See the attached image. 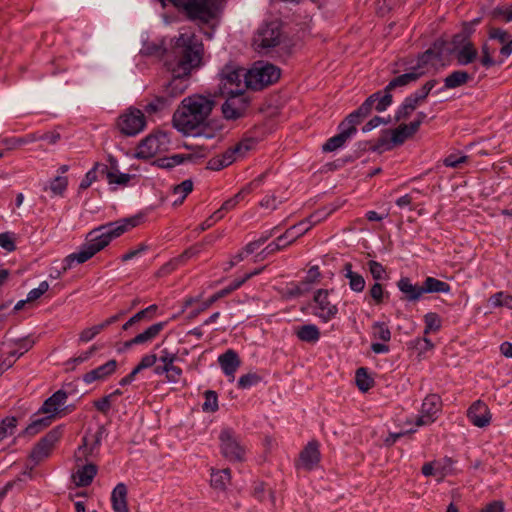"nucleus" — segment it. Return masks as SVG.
<instances>
[{
  "instance_id": "1",
  "label": "nucleus",
  "mask_w": 512,
  "mask_h": 512,
  "mask_svg": "<svg viewBox=\"0 0 512 512\" xmlns=\"http://www.w3.org/2000/svg\"><path fill=\"white\" fill-rule=\"evenodd\" d=\"M142 219V215H135L101 225L91 230L87 234V242L82 245L80 251L66 256L63 260L62 269L55 270L50 274V277L54 279L60 278L63 273L72 267L74 262H77L78 264L85 263L96 253L108 246L112 239L117 238L129 229L138 226Z\"/></svg>"
},
{
  "instance_id": "2",
  "label": "nucleus",
  "mask_w": 512,
  "mask_h": 512,
  "mask_svg": "<svg viewBox=\"0 0 512 512\" xmlns=\"http://www.w3.org/2000/svg\"><path fill=\"white\" fill-rule=\"evenodd\" d=\"M204 44L194 33H181L175 38L164 57V66L170 73L191 75L203 65Z\"/></svg>"
},
{
  "instance_id": "3",
  "label": "nucleus",
  "mask_w": 512,
  "mask_h": 512,
  "mask_svg": "<svg viewBox=\"0 0 512 512\" xmlns=\"http://www.w3.org/2000/svg\"><path fill=\"white\" fill-rule=\"evenodd\" d=\"M162 7L171 4L177 10L183 12L187 19L208 24L217 17V9L214 0H158Z\"/></svg>"
},
{
  "instance_id": "4",
  "label": "nucleus",
  "mask_w": 512,
  "mask_h": 512,
  "mask_svg": "<svg viewBox=\"0 0 512 512\" xmlns=\"http://www.w3.org/2000/svg\"><path fill=\"white\" fill-rule=\"evenodd\" d=\"M219 94L242 93L250 89L248 71L239 64L229 61L218 73Z\"/></svg>"
},
{
  "instance_id": "5",
  "label": "nucleus",
  "mask_w": 512,
  "mask_h": 512,
  "mask_svg": "<svg viewBox=\"0 0 512 512\" xmlns=\"http://www.w3.org/2000/svg\"><path fill=\"white\" fill-rule=\"evenodd\" d=\"M172 121L174 127L186 135L204 136L205 138L214 137V132H211L208 127L207 120L198 118L196 115H190L178 109L174 113Z\"/></svg>"
},
{
  "instance_id": "6",
  "label": "nucleus",
  "mask_w": 512,
  "mask_h": 512,
  "mask_svg": "<svg viewBox=\"0 0 512 512\" xmlns=\"http://www.w3.org/2000/svg\"><path fill=\"white\" fill-rule=\"evenodd\" d=\"M393 103V95L390 92H383V90L376 91L371 94L366 100L350 114L361 124L375 109L377 112L387 110Z\"/></svg>"
},
{
  "instance_id": "7",
  "label": "nucleus",
  "mask_w": 512,
  "mask_h": 512,
  "mask_svg": "<svg viewBox=\"0 0 512 512\" xmlns=\"http://www.w3.org/2000/svg\"><path fill=\"white\" fill-rule=\"evenodd\" d=\"M248 71V83L254 91L262 90L280 78V69L270 63H257Z\"/></svg>"
},
{
  "instance_id": "8",
  "label": "nucleus",
  "mask_w": 512,
  "mask_h": 512,
  "mask_svg": "<svg viewBox=\"0 0 512 512\" xmlns=\"http://www.w3.org/2000/svg\"><path fill=\"white\" fill-rule=\"evenodd\" d=\"M64 427L62 425L52 428L45 436H43L33 447L30 452V459L38 464L48 458L55 444L63 436Z\"/></svg>"
},
{
  "instance_id": "9",
  "label": "nucleus",
  "mask_w": 512,
  "mask_h": 512,
  "mask_svg": "<svg viewBox=\"0 0 512 512\" xmlns=\"http://www.w3.org/2000/svg\"><path fill=\"white\" fill-rule=\"evenodd\" d=\"M358 121L348 114L339 124V133L329 138L322 146L324 152H333L341 148L348 139L357 133Z\"/></svg>"
},
{
  "instance_id": "10",
  "label": "nucleus",
  "mask_w": 512,
  "mask_h": 512,
  "mask_svg": "<svg viewBox=\"0 0 512 512\" xmlns=\"http://www.w3.org/2000/svg\"><path fill=\"white\" fill-rule=\"evenodd\" d=\"M222 455L229 461H242L245 449L241 445L239 436L231 428H224L219 435Z\"/></svg>"
},
{
  "instance_id": "11",
  "label": "nucleus",
  "mask_w": 512,
  "mask_h": 512,
  "mask_svg": "<svg viewBox=\"0 0 512 512\" xmlns=\"http://www.w3.org/2000/svg\"><path fill=\"white\" fill-rule=\"evenodd\" d=\"M170 139L166 132L159 131L144 138L138 145L136 157L138 159H149L167 149Z\"/></svg>"
},
{
  "instance_id": "12",
  "label": "nucleus",
  "mask_w": 512,
  "mask_h": 512,
  "mask_svg": "<svg viewBox=\"0 0 512 512\" xmlns=\"http://www.w3.org/2000/svg\"><path fill=\"white\" fill-rule=\"evenodd\" d=\"M220 95L226 97L221 108L225 119L236 120L245 115L250 104V99L245 92Z\"/></svg>"
},
{
  "instance_id": "13",
  "label": "nucleus",
  "mask_w": 512,
  "mask_h": 512,
  "mask_svg": "<svg viewBox=\"0 0 512 512\" xmlns=\"http://www.w3.org/2000/svg\"><path fill=\"white\" fill-rule=\"evenodd\" d=\"M146 125L143 112L137 108H129L119 116L117 126L120 132L126 136H135L140 133Z\"/></svg>"
},
{
  "instance_id": "14",
  "label": "nucleus",
  "mask_w": 512,
  "mask_h": 512,
  "mask_svg": "<svg viewBox=\"0 0 512 512\" xmlns=\"http://www.w3.org/2000/svg\"><path fill=\"white\" fill-rule=\"evenodd\" d=\"M214 106L215 101L213 99L203 95H192L182 100L179 110L185 111L190 115H196L198 118L207 120Z\"/></svg>"
},
{
  "instance_id": "15",
  "label": "nucleus",
  "mask_w": 512,
  "mask_h": 512,
  "mask_svg": "<svg viewBox=\"0 0 512 512\" xmlns=\"http://www.w3.org/2000/svg\"><path fill=\"white\" fill-rule=\"evenodd\" d=\"M313 301L316 304L317 311L314 315L319 317L324 323L329 322L338 314V307L329 300V290L318 289L314 293Z\"/></svg>"
},
{
  "instance_id": "16",
  "label": "nucleus",
  "mask_w": 512,
  "mask_h": 512,
  "mask_svg": "<svg viewBox=\"0 0 512 512\" xmlns=\"http://www.w3.org/2000/svg\"><path fill=\"white\" fill-rule=\"evenodd\" d=\"M280 43V29L277 23L271 22L258 30L254 38V44L258 49L274 48Z\"/></svg>"
},
{
  "instance_id": "17",
  "label": "nucleus",
  "mask_w": 512,
  "mask_h": 512,
  "mask_svg": "<svg viewBox=\"0 0 512 512\" xmlns=\"http://www.w3.org/2000/svg\"><path fill=\"white\" fill-rule=\"evenodd\" d=\"M441 409V399L436 394H430L425 397L421 406V415L417 417L415 424L417 426L428 425L434 422L435 415Z\"/></svg>"
},
{
  "instance_id": "18",
  "label": "nucleus",
  "mask_w": 512,
  "mask_h": 512,
  "mask_svg": "<svg viewBox=\"0 0 512 512\" xmlns=\"http://www.w3.org/2000/svg\"><path fill=\"white\" fill-rule=\"evenodd\" d=\"M319 447V442L317 440H312L309 441L301 450L299 454V462L302 468L311 471L318 466L321 459Z\"/></svg>"
},
{
  "instance_id": "19",
  "label": "nucleus",
  "mask_w": 512,
  "mask_h": 512,
  "mask_svg": "<svg viewBox=\"0 0 512 512\" xmlns=\"http://www.w3.org/2000/svg\"><path fill=\"white\" fill-rule=\"evenodd\" d=\"M467 417L474 426L479 428H484L491 422L489 407L481 400L475 401L468 408Z\"/></svg>"
},
{
  "instance_id": "20",
  "label": "nucleus",
  "mask_w": 512,
  "mask_h": 512,
  "mask_svg": "<svg viewBox=\"0 0 512 512\" xmlns=\"http://www.w3.org/2000/svg\"><path fill=\"white\" fill-rule=\"evenodd\" d=\"M117 367L118 362L115 359H111L103 365H100L95 369L85 373L82 377V380L86 384H91L95 381H105L116 372Z\"/></svg>"
},
{
  "instance_id": "21",
  "label": "nucleus",
  "mask_w": 512,
  "mask_h": 512,
  "mask_svg": "<svg viewBox=\"0 0 512 512\" xmlns=\"http://www.w3.org/2000/svg\"><path fill=\"white\" fill-rule=\"evenodd\" d=\"M397 288L404 295L403 300L408 302H417L423 296V284H413L409 277H401L397 281Z\"/></svg>"
},
{
  "instance_id": "22",
  "label": "nucleus",
  "mask_w": 512,
  "mask_h": 512,
  "mask_svg": "<svg viewBox=\"0 0 512 512\" xmlns=\"http://www.w3.org/2000/svg\"><path fill=\"white\" fill-rule=\"evenodd\" d=\"M172 79L169 81L164 88L165 95L170 99L182 95L188 88V80L191 75H178V73H171Z\"/></svg>"
},
{
  "instance_id": "23",
  "label": "nucleus",
  "mask_w": 512,
  "mask_h": 512,
  "mask_svg": "<svg viewBox=\"0 0 512 512\" xmlns=\"http://www.w3.org/2000/svg\"><path fill=\"white\" fill-rule=\"evenodd\" d=\"M218 363L226 376L234 378L235 372L241 365V360L235 350L228 349L219 355Z\"/></svg>"
},
{
  "instance_id": "24",
  "label": "nucleus",
  "mask_w": 512,
  "mask_h": 512,
  "mask_svg": "<svg viewBox=\"0 0 512 512\" xmlns=\"http://www.w3.org/2000/svg\"><path fill=\"white\" fill-rule=\"evenodd\" d=\"M40 413H35L31 423L19 434L20 437H32L51 425L55 419V414L37 417Z\"/></svg>"
},
{
  "instance_id": "25",
  "label": "nucleus",
  "mask_w": 512,
  "mask_h": 512,
  "mask_svg": "<svg viewBox=\"0 0 512 512\" xmlns=\"http://www.w3.org/2000/svg\"><path fill=\"white\" fill-rule=\"evenodd\" d=\"M456 62L460 66H467L473 63L478 57V51L473 42H466L465 46L459 49H452Z\"/></svg>"
},
{
  "instance_id": "26",
  "label": "nucleus",
  "mask_w": 512,
  "mask_h": 512,
  "mask_svg": "<svg viewBox=\"0 0 512 512\" xmlns=\"http://www.w3.org/2000/svg\"><path fill=\"white\" fill-rule=\"evenodd\" d=\"M423 71H412L398 75L391 79L389 83L383 89V92H392L396 88H402L408 86L409 84L416 82L422 75Z\"/></svg>"
},
{
  "instance_id": "27",
  "label": "nucleus",
  "mask_w": 512,
  "mask_h": 512,
  "mask_svg": "<svg viewBox=\"0 0 512 512\" xmlns=\"http://www.w3.org/2000/svg\"><path fill=\"white\" fill-rule=\"evenodd\" d=\"M67 393L64 390H58L47 398L42 404L38 413L43 414H57L59 407L64 405L67 400Z\"/></svg>"
},
{
  "instance_id": "28",
  "label": "nucleus",
  "mask_w": 512,
  "mask_h": 512,
  "mask_svg": "<svg viewBox=\"0 0 512 512\" xmlns=\"http://www.w3.org/2000/svg\"><path fill=\"white\" fill-rule=\"evenodd\" d=\"M472 79V76L464 70H454L444 78V86L437 91L443 92L448 89H456L467 84Z\"/></svg>"
},
{
  "instance_id": "29",
  "label": "nucleus",
  "mask_w": 512,
  "mask_h": 512,
  "mask_svg": "<svg viewBox=\"0 0 512 512\" xmlns=\"http://www.w3.org/2000/svg\"><path fill=\"white\" fill-rule=\"evenodd\" d=\"M352 268V263H345L342 269L343 275L348 279L349 288L355 293H361L365 289V279L360 273L353 271Z\"/></svg>"
},
{
  "instance_id": "30",
  "label": "nucleus",
  "mask_w": 512,
  "mask_h": 512,
  "mask_svg": "<svg viewBox=\"0 0 512 512\" xmlns=\"http://www.w3.org/2000/svg\"><path fill=\"white\" fill-rule=\"evenodd\" d=\"M311 229V225H308L307 221H300L299 223L288 228L282 235L279 236V240L282 244H286V247L295 242L299 237L304 235Z\"/></svg>"
},
{
  "instance_id": "31",
  "label": "nucleus",
  "mask_w": 512,
  "mask_h": 512,
  "mask_svg": "<svg viewBox=\"0 0 512 512\" xmlns=\"http://www.w3.org/2000/svg\"><path fill=\"white\" fill-rule=\"evenodd\" d=\"M97 471L98 468L95 464H85L73 475V480L78 487H87L92 483Z\"/></svg>"
},
{
  "instance_id": "32",
  "label": "nucleus",
  "mask_w": 512,
  "mask_h": 512,
  "mask_svg": "<svg viewBox=\"0 0 512 512\" xmlns=\"http://www.w3.org/2000/svg\"><path fill=\"white\" fill-rule=\"evenodd\" d=\"M111 502L114 512H129L127 505V487L124 483H118L113 489Z\"/></svg>"
},
{
  "instance_id": "33",
  "label": "nucleus",
  "mask_w": 512,
  "mask_h": 512,
  "mask_svg": "<svg viewBox=\"0 0 512 512\" xmlns=\"http://www.w3.org/2000/svg\"><path fill=\"white\" fill-rule=\"evenodd\" d=\"M167 322H158L154 323L145 329L142 333H139L135 336V341L138 345H144L151 343L154 339H156L162 330L165 328Z\"/></svg>"
},
{
  "instance_id": "34",
  "label": "nucleus",
  "mask_w": 512,
  "mask_h": 512,
  "mask_svg": "<svg viewBox=\"0 0 512 512\" xmlns=\"http://www.w3.org/2000/svg\"><path fill=\"white\" fill-rule=\"evenodd\" d=\"M299 340L307 343H316L321 336L319 328L315 324L299 326L295 331Z\"/></svg>"
},
{
  "instance_id": "35",
  "label": "nucleus",
  "mask_w": 512,
  "mask_h": 512,
  "mask_svg": "<svg viewBox=\"0 0 512 512\" xmlns=\"http://www.w3.org/2000/svg\"><path fill=\"white\" fill-rule=\"evenodd\" d=\"M231 479V471L229 468L215 470L211 469L210 484L214 489L224 491L227 483Z\"/></svg>"
},
{
  "instance_id": "36",
  "label": "nucleus",
  "mask_w": 512,
  "mask_h": 512,
  "mask_svg": "<svg viewBox=\"0 0 512 512\" xmlns=\"http://www.w3.org/2000/svg\"><path fill=\"white\" fill-rule=\"evenodd\" d=\"M423 292L425 293H444L451 292V286L444 281L434 277H427L423 281Z\"/></svg>"
},
{
  "instance_id": "37",
  "label": "nucleus",
  "mask_w": 512,
  "mask_h": 512,
  "mask_svg": "<svg viewBox=\"0 0 512 512\" xmlns=\"http://www.w3.org/2000/svg\"><path fill=\"white\" fill-rule=\"evenodd\" d=\"M234 161L233 152L227 149L222 155L211 158L207 162L206 168L212 171H219L231 165Z\"/></svg>"
},
{
  "instance_id": "38",
  "label": "nucleus",
  "mask_w": 512,
  "mask_h": 512,
  "mask_svg": "<svg viewBox=\"0 0 512 512\" xmlns=\"http://www.w3.org/2000/svg\"><path fill=\"white\" fill-rule=\"evenodd\" d=\"M186 149L192 150L191 153L184 154L185 162H198V160L205 158L210 153V148L204 145H183Z\"/></svg>"
},
{
  "instance_id": "39",
  "label": "nucleus",
  "mask_w": 512,
  "mask_h": 512,
  "mask_svg": "<svg viewBox=\"0 0 512 512\" xmlns=\"http://www.w3.org/2000/svg\"><path fill=\"white\" fill-rule=\"evenodd\" d=\"M395 145L392 144L390 129L383 130L380 137L371 148L372 152L382 154L385 151L392 150Z\"/></svg>"
},
{
  "instance_id": "40",
  "label": "nucleus",
  "mask_w": 512,
  "mask_h": 512,
  "mask_svg": "<svg viewBox=\"0 0 512 512\" xmlns=\"http://www.w3.org/2000/svg\"><path fill=\"white\" fill-rule=\"evenodd\" d=\"M355 381L358 389L362 392H367L374 386V379L368 374V370L365 367H360L356 370Z\"/></svg>"
},
{
  "instance_id": "41",
  "label": "nucleus",
  "mask_w": 512,
  "mask_h": 512,
  "mask_svg": "<svg viewBox=\"0 0 512 512\" xmlns=\"http://www.w3.org/2000/svg\"><path fill=\"white\" fill-rule=\"evenodd\" d=\"M18 425V419L15 416H7L0 423V441L14 434Z\"/></svg>"
},
{
  "instance_id": "42",
  "label": "nucleus",
  "mask_w": 512,
  "mask_h": 512,
  "mask_svg": "<svg viewBox=\"0 0 512 512\" xmlns=\"http://www.w3.org/2000/svg\"><path fill=\"white\" fill-rule=\"evenodd\" d=\"M455 463V460L447 456L439 461H435L436 473H438L440 477H445L447 475L455 473Z\"/></svg>"
},
{
  "instance_id": "43",
  "label": "nucleus",
  "mask_w": 512,
  "mask_h": 512,
  "mask_svg": "<svg viewBox=\"0 0 512 512\" xmlns=\"http://www.w3.org/2000/svg\"><path fill=\"white\" fill-rule=\"evenodd\" d=\"M491 307H507L512 309V295L505 294L504 292H497L493 294L489 300Z\"/></svg>"
},
{
  "instance_id": "44",
  "label": "nucleus",
  "mask_w": 512,
  "mask_h": 512,
  "mask_svg": "<svg viewBox=\"0 0 512 512\" xmlns=\"http://www.w3.org/2000/svg\"><path fill=\"white\" fill-rule=\"evenodd\" d=\"M205 401L202 404L204 412L214 413L219 409L218 395L214 390H207L204 392Z\"/></svg>"
},
{
  "instance_id": "45",
  "label": "nucleus",
  "mask_w": 512,
  "mask_h": 512,
  "mask_svg": "<svg viewBox=\"0 0 512 512\" xmlns=\"http://www.w3.org/2000/svg\"><path fill=\"white\" fill-rule=\"evenodd\" d=\"M392 144L395 146L402 145L408 138L412 137L406 129V124H400L395 129H390Z\"/></svg>"
},
{
  "instance_id": "46",
  "label": "nucleus",
  "mask_w": 512,
  "mask_h": 512,
  "mask_svg": "<svg viewBox=\"0 0 512 512\" xmlns=\"http://www.w3.org/2000/svg\"><path fill=\"white\" fill-rule=\"evenodd\" d=\"M425 329L424 334H428L431 331L436 332L441 329V318L435 312H429L424 315Z\"/></svg>"
},
{
  "instance_id": "47",
  "label": "nucleus",
  "mask_w": 512,
  "mask_h": 512,
  "mask_svg": "<svg viewBox=\"0 0 512 512\" xmlns=\"http://www.w3.org/2000/svg\"><path fill=\"white\" fill-rule=\"evenodd\" d=\"M262 381V377L255 372L242 375L237 382L239 389H249Z\"/></svg>"
},
{
  "instance_id": "48",
  "label": "nucleus",
  "mask_w": 512,
  "mask_h": 512,
  "mask_svg": "<svg viewBox=\"0 0 512 512\" xmlns=\"http://www.w3.org/2000/svg\"><path fill=\"white\" fill-rule=\"evenodd\" d=\"M482 56L480 58V63L483 67L489 69L496 65V61L492 57L494 53V49L485 41L481 46Z\"/></svg>"
},
{
  "instance_id": "49",
  "label": "nucleus",
  "mask_w": 512,
  "mask_h": 512,
  "mask_svg": "<svg viewBox=\"0 0 512 512\" xmlns=\"http://www.w3.org/2000/svg\"><path fill=\"white\" fill-rule=\"evenodd\" d=\"M23 354L24 352H18V350H11L6 357L0 354V373H4L10 369L14 365L15 359L21 357Z\"/></svg>"
},
{
  "instance_id": "50",
  "label": "nucleus",
  "mask_w": 512,
  "mask_h": 512,
  "mask_svg": "<svg viewBox=\"0 0 512 512\" xmlns=\"http://www.w3.org/2000/svg\"><path fill=\"white\" fill-rule=\"evenodd\" d=\"M373 336L374 338L388 342L391 339V331L385 322H375L373 324Z\"/></svg>"
},
{
  "instance_id": "51",
  "label": "nucleus",
  "mask_w": 512,
  "mask_h": 512,
  "mask_svg": "<svg viewBox=\"0 0 512 512\" xmlns=\"http://www.w3.org/2000/svg\"><path fill=\"white\" fill-rule=\"evenodd\" d=\"M68 186V179L64 176H56L50 181V190L54 195L62 196Z\"/></svg>"
},
{
  "instance_id": "52",
  "label": "nucleus",
  "mask_w": 512,
  "mask_h": 512,
  "mask_svg": "<svg viewBox=\"0 0 512 512\" xmlns=\"http://www.w3.org/2000/svg\"><path fill=\"white\" fill-rule=\"evenodd\" d=\"M171 101L166 95L157 96L152 102H150L146 106V111L149 113H155L160 110H163L168 105H170Z\"/></svg>"
},
{
  "instance_id": "53",
  "label": "nucleus",
  "mask_w": 512,
  "mask_h": 512,
  "mask_svg": "<svg viewBox=\"0 0 512 512\" xmlns=\"http://www.w3.org/2000/svg\"><path fill=\"white\" fill-rule=\"evenodd\" d=\"M369 295L376 305H381L384 302V297H388L389 293L384 291L383 286L379 282H375L369 290Z\"/></svg>"
},
{
  "instance_id": "54",
  "label": "nucleus",
  "mask_w": 512,
  "mask_h": 512,
  "mask_svg": "<svg viewBox=\"0 0 512 512\" xmlns=\"http://www.w3.org/2000/svg\"><path fill=\"white\" fill-rule=\"evenodd\" d=\"M437 83L438 81L436 79L428 80L421 88L413 92L414 96L423 103Z\"/></svg>"
},
{
  "instance_id": "55",
  "label": "nucleus",
  "mask_w": 512,
  "mask_h": 512,
  "mask_svg": "<svg viewBox=\"0 0 512 512\" xmlns=\"http://www.w3.org/2000/svg\"><path fill=\"white\" fill-rule=\"evenodd\" d=\"M432 60H436L435 50L427 49L423 53H421L417 58V64L412 69L415 71H419L426 65H428Z\"/></svg>"
},
{
  "instance_id": "56",
  "label": "nucleus",
  "mask_w": 512,
  "mask_h": 512,
  "mask_svg": "<svg viewBox=\"0 0 512 512\" xmlns=\"http://www.w3.org/2000/svg\"><path fill=\"white\" fill-rule=\"evenodd\" d=\"M157 310H158V306L156 304H152V305L148 306L147 308L137 312L132 317L136 323H138L142 320L150 321L154 318Z\"/></svg>"
},
{
  "instance_id": "57",
  "label": "nucleus",
  "mask_w": 512,
  "mask_h": 512,
  "mask_svg": "<svg viewBox=\"0 0 512 512\" xmlns=\"http://www.w3.org/2000/svg\"><path fill=\"white\" fill-rule=\"evenodd\" d=\"M367 265L374 280L380 281L384 279L386 269L380 262L370 260Z\"/></svg>"
},
{
  "instance_id": "58",
  "label": "nucleus",
  "mask_w": 512,
  "mask_h": 512,
  "mask_svg": "<svg viewBox=\"0 0 512 512\" xmlns=\"http://www.w3.org/2000/svg\"><path fill=\"white\" fill-rule=\"evenodd\" d=\"M113 400L109 395H105L100 399L93 401L94 408L102 413L103 415H107L111 409Z\"/></svg>"
},
{
  "instance_id": "59",
  "label": "nucleus",
  "mask_w": 512,
  "mask_h": 512,
  "mask_svg": "<svg viewBox=\"0 0 512 512\" xmlns=\"http://www.w3.org/2000/svg\"><path fill=\"white\" fill-rule=\"evenodd\" d=\"M468 161L467 155H457V154H449L443 160V164L446 167L450 168H458L461 164L466 163Z\"/></svg>"
},
{
  "instance_id": "60",
  "label": "nucleus",
  "mask_w": 512,
  "mask_h": 512,
  "mask_svg": "<svg viewBox=\"0 0 512 512\" xmlns=\"http://www.w3.org/2000/svg\"><path fill=\"white\" fill-rule=\"evenodd\" d=\"M488 39L496 40L503 45L509 39V33L501 28L489 27Z\"/></svg>"
},
{
  "instance_id": "61",
  "label": "nucleus",
  "mask_w": 512,
  "mask_h": 512,
  "mask_svg": "<svg viewBox=\"0 0 512 512\" xmlns=\"http://www.w3.org/2000/svg\"><path fill=\"white\" fill-rule=\"evenodd\" d=\"M286 247V244H282V241L279 240V236L275 241L269 243L258 255L257 257H261V259L266 258L268 255L275 253L276 251L282 250Z\"/></svg>"
},
{
  "instance_id": "62",
  "label": "nucleus",
  "mask_w": 512,
  "mask_h": 512,
  "mask_svg": "<svg viewBox=\"0 0 512 512\" xmlns=\"http://www.w3.org/2000/svg\"><path fill=\"white\" fill-rule=\"evenodd\" d=\"M329 215L330 211H328V207H323L312 213L308 218L304 219L303 221H307L308 225H311L312 227L313 225L326 219Z\"/></svg>"
},
{
  "instance_id": "63",
  "label": "nucleus",
  "mask_w": 512,
  "mask_h": 512,
  "mask_svg": "<svg viewBox=\"0 0 512 512\" xmlns=\"http://www.w3.org/2000/svg\"><path fill=\"white\" fill-rule=\"evenodd\" d=\"M13 233L3 232L0 234V247L7 252H12L16 249Z\"/></svg>"
},
{
  "instance_id": "64",
  "label": "nucleus",
  "mask_w": 512,
  "mask_h": 512,
  "mask_svg": "<svg viewBox=\"0 0 512 512\" xmlns=\"http://www.w3.org/2000/svg\"><path fill=\"white\" fill-rule=\"evenodd\" d=\"M131 179V175L127 173L112 172L108 174L109 184L127 185Z\"/></svg>"
}]
</instances>
